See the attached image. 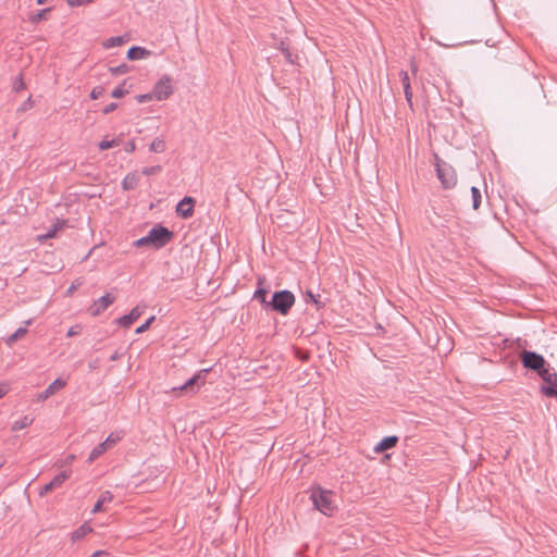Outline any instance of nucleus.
I'll return each instance as SVG.
<instances>
[{
    "instance_id": "f257e3e1",
    "label": "nucleus",
    "mask_w": 557,
    "mask_h": 557,
    "mask_svg": "<svg viewBox=\"0 0 557 557\" xmlns=\"http://www.w3.org/2000/svg\"><path fill=\"white\" fill-rule=\"evenodd\" d=\"M174 237V233L168 227L157 224L146 236L135 242L136 247L151 246L154 249H160L166 246Z\"/></svg>"
},
{
    "instance_id": "f03ea898",
    "label": "nucleus",
    "mask_w": 557,
    "mask_h": 557,
    "mask_svg": "<svg viewBox=\"0 0 557 557\" xmlns=\"http://www.w3.org/2000/svg\"><path fill=\"white\" fill-rule=\"evenodd\" d=\"M295 304V296L292 292L284 289L275 292L269 301V308L283 315H286Z\"/></svg>"
},
{
    "instance_id": "7ed1b4c3",
    "label": "nucleus",
    "mask_w": 557,
    "mask_h": 557,
    "mask_svg": "<svg viewBox=\"0 0 557 557\" xmlns=\"http://www.w3.org/2000/svg\"><path fill=\"white\" fill-rule=\"evenodd\" d=\"M333 496L334 495L331 491H325L319 487L312 491L310 498L312 499L314 508L326 516H331L335 509Z\"/></svg>"
},
{
    "instance_id": "20e7f679",
    "label": "nucleus",
    "mask_w": 557,
    "mask_h": 557,
    "mask_svg": "<svg viewBox=\"0 0 557 557\" xmlns=\"http://www.w3.org/2000/svg\"><path fill=\"white\" fill-rule=\"evenodd\" d=\"M520 361L523 368L534 371L537 374L549 366L542 355L531 350H522L520 352Z\"/></svg>"
},
{
    "instance_id": "39448f33",
    "label": "nucleus",
    "mask_w": 557,
    "mask_h": 557,
    "mask_svg": "<svg viewBox=\"0 0 557 557\" xmlns=\"http://www.w3.org/2000/svg\"><path fill=\"white\" fill-rule=\"evenodd\" d=\"M435 159L437 177L443 187L446 189L454 187L457 183V175L454 168L446 162H442L437 156H435Z\"/></svg>"
},
{
    "instance_id": "423d86ee",
    "label": "nucleus",
    "mask_w": 557,
    "mask_h": 557,
    "mask_svg": "<svg viewBox=\"0 0 557 557\" xmlns=\"http://www.w3.org/2000/svg\"><path fill=\"white\" fill-rule=\"evenodd\" d=\"M539 375L543 380L541 392L547 397H557V373L548 366Z\"/></svg>"
},
{
    "instance_id": "0eeeda50",
    "label": "nucleus",
    "mask_w": 557,
    "mask_h": 557,
    "mask_svg": "<svg viewBox=\"0 0 557 557\" xmlns=\"http://www.w3.org/2000/svg\"><path fill=\"white\" fill-rule=\"evenodd\" d=\"M153 96L157 100H165L173 94L171 78L168 75L162 76L153 86Z\"/></svg>"
},
{
    "instance_id": "6e6552de",
    "label": "nucleus",
    "mask_w": 557,
    "mask_h": 557,
    "mask_svg": "<svg viewBox=\"0 0 557 557\" xmlns=\"http://www.w3.org/2000/svg\"><path fill=\"white\" fill-rule=\"evenodd\" d=\"M209 369L200 370L197 374L190 377L184 385L180 386V391H184L186 393H195L201 384H205L206 374L209 372Z\"/></svg>"
},
{
    "instance_id": "1a4fd4ad",
    "label": "nucleus",
    "mask_w": 557,
    "mask_h": 557,
    "mask_svg": "<svg viewBox=\"0 0 557 557\" xmlns=\"http://www.w3.org/2000/svg\"><path fill=\"white\" fill-rule=\"evenodd\" d=\"M114 300V296L111 294H106L104 296L94 301L88 311L92 317H97L101 314L111 304H113Z\"/></svg>"
},
{
    "instance_id": "9d476101",
    "label": "nucleus",
    "mask_w": 557,
    "mask_h": 557,
    "mask_svg": "<svg viewBox=\"0 0 557 557\" xmlns=\"http://www.w3.org/2000/svg\"><path fill=\"white\" fill-rule=\"evenodd\" d=\"M195 199L193 197H184L176 206L177 215L183 219H188L194 214Z\"/></svg>"
},
{
    "instance_id": "9b49d317",
    "label": "nucleus",
    "mask_w": 557,
    "mask_h": 557,
    "mask_svg": "<svg viewBox=\"0 0 557 557\" xmlns=\"http://www.w3.org/2000/svg\"><path fill=\"white\" fill-rule=\"evenodd\" d=\"M66 385V382L62 379L54 380L42 393L37 396L38 401H45L58 391L62 389Z\"/></svg>"
},
{
    "instance_id": "f8f14e48",
    "label": "nucleus",
    "mask_w": 557,
    "mask_h": 557,
    "mask_svg": "<svg viewBox=\"0 0 557 557\" xmlns=\"http://www.w3.org/2000/svg\"><path fill=\"white\" fill-rule=\"evenodd\" d=\"M143 311L139 307H135L128 314H125L116 320V322L123 327H129L140 315Z\"/></svg>"
},
{
    "instance_id": "ddd939ff",
    "label": "nucleus",
    "mask_w": 557,
    "mask_h": 557,
    "mask_svg": "<svg viewBox=\"0 0 557 557\" xmlns=\"http://www.w3.org/2000/svg\"><path fill=\"white\" fill-rule=\"evenodd\" d=\"M398 443V437L395 435L384 437L375 447V453H383L395 447Z\"/></svg>"
},
{
    "instance_id": "4468645a",
    "label": "nucleus",
    "mask_w": 557,
    "mask_h": 557,
    "mask_svg": "<svg viewBox=\"0 0 557 557\" xmlns=\"http://www.w3.org/2000/svg\"><path fill=\"white\" fill-rule=\"evenodd\" d=\"M140 177L136 172L128 173L122 181V188L124 190H133L139 184Z\"/></svg>"
},
{
    "instance_id": "2eb2a0df",
    "label": "nucleus",
    "mask_w": 557,
    "mask_h": 557,
    "mask_svg": "<svg viewBox=\"0 0 557 557\" xmlns=\"http://www.w3.org/2000/svg\"><path fill=\"white\" fill-rule=\"evenodd\" d=\"M149 54H150V51L146 50L143 47H137V46L129 48L127 51V58L129 60H140Z\"/></svg>"
},
{
    "instance_id": "dca6fc26",
    "label": "nucleus",
    "mask_w": 557,
    "mask_h": 557,
    "mask_svg": "<svg viewBox=\"0 0 557 557\" xmlns=\"http://www.w3.org/2000/svg\"><path fill=\"white\" fill-rule=\"evenodd\" d=\"M71 473L72 471L71 470H65V471H62L61 473L57 474L49 483L50 485L52 486V488H58L60 487L70 476H71Z\"/></svg>"
},
{
    "instance_id": "f3484780",
    "label": "nucleus",
    "mask_w": 557,
    "mask_h": 557,
    "mask_svg": "<svg viewBox=\"0 0 557 557\" xmlns=\"http://www.w3.org/2000/svg\"><path fill=\"white\" fill-rule=\"evenodd\" d=\"M112 499H113V495L111 494V492H109V491L103 492V493L101 494L100 498H99V499L97 500V503L95 504V506H94V508H92L91 512L96 513V512L101 511V509H102V505H103L104 503H110V502H112Z\"/></svg>"
},
{
    "instance_id": "a211bd4d",
    "label": "nucleus",
    "mask_w": 557,
    "mask_h": 557,
    "mask_svg": "<svg viewBox=\"0 0 557 557\" xmlns=\"http://www.w3.org/2000/svg\"><path fill=\"white\" fill-rule=\"evenodd\" d=\"M259 287L253 294V298L259 300L265 308H269V301L267 300L268 290L261 287L262 280L258 281Z\"/></svg>"
},
{
    "instance_id": "6ab92c4d",
    "label": "nucleus",
    "mask_w": 557,
    "mask_h": 557,
    "mask_svg": "<svg viewBox=\"0 0 557 557\" xmlns=\"http://www.w3.org/2000/svg\"><path fill=\"white\" fill-rule=\"evenodd\" d=\"M92 531V529L87 524V523H84L83 525H81L77 530H75L72 534H71V540L73 542H76L78 540H82L83 537H85L88 533H90Z\"/></svg>"
},
{
    "instance_id": "aec40b11",
    "label": "nucleus",
    "mask_w": 557,
    "mask_h": 557,
    "mask_svg": "<svg viewBox=\"0 0 557 557\" xmlns=\"http://www.w3.org/2000/svg\"><path fill=\"white\" fill-rule=\"evenodd\" d=\"M109 448L107 445L102 442L98 444L90 453L88 457V462H94L96 459H98L103 453H106Z\"/></svg>"
},
{
    "instance_id": "412c9836",
    "label": "nucleus",
    "mask_w": 557,
    "mask_h": 557,
    "mask_svg": "<svg viewBox=\"0 0 557 557\" xmlns=\"http://www.w3.org/2000/svg\"><path fill=\"white\" fill-rule=\"evenodd\" d=\"M27 329L26 327H18L13 334H11L8 338H7V344L9 346H12L14 343H16L18 339H21L22 337H24L26 334H27Z\"/></svg>"
},
{
    "instance_id": "4be33fe9",
    "label": "nucleus",
    "mask_w": 557,
    "mask_h": 557,
    "mask_svg": "<svg viewBox=\"0 0 557 557\" xmlns=\"http://www.w3.org/2000/svg\"><path fill=\"white\" fill-rule=\"evenodd\" d=\"M150 151L156 153H161L166 149V145L164 139L157 137L152 140L149 147Z\"/></svg>"
},
{
    "instance_id": "5701e85b",
    "label": "nucleus",
    "mask_w": 557,
    "mask_h": 557,
    "mask_svg": "<svg viewBox=\"0 0 557 557\" xmlns=\"http://www.w3.org/2000/svg\"><path fill=\"white\" fill-rule=\"evenodd\" d=\"M33 422H34V418H32V417H29V416H24L21 420L15 421V422L12 424V431H18V430H22V429H24V428H27V426H29Z\"/></svg>"
},
{
    "instance_id": "b1692460",
    "label": "nucleus",
    "mask_w": 557,
    "mask_h": 557,
    "mask_svg": "<svg viewBox=\"0 0 557 557\" xmlns=\"http://www.w3.org/2000/svg\"><path fill=\"white\" fill-rule=\"evenodd\" d=\"M471 197H472V208L478 210L480 208L482 201V195L479 188L472 186L471 187Z\"/></svg>"
},
{
    "instance_id": "393cba45",
    "label": "nucleus",
    "mask_w": 557,
    "mask_h": 557,
    "mask_svg": "<svg viewBox=\"0 0 557 557\" xmlns=\"http://www.w3.org/2000/svg\"><path fill=\"white\" fill-rule=\"evenodd\" d=\"M125 85H126V81H124L120 86H117L116 88H114L112 90V94L111 96L113 98H122L124 97L125 95H127L129 92L128 89L125 88Z\"/></svg>"
},
{
    "instance_id": "a878e982",
    "label": "nucleus",
    "mask_w": 557,
    "mask_h": 557,
    "mask_svg": "<svg viewBox=\"0 0 557 557\" xmlns=\"http://www.w3.org/2000/svg\"><path fill=\"white\" fill-rule=\"evenodd\" d=\"M125 42V39L121 36L111 37L104 42L106 48H112L116 46H121Z\"/></svg>"
},
{
    "instance_id": "bb28decb",
    "label": "nucleus",
    "mask_w": 557,
    "mask_h": 557,
    "mask_svg": "<svg viewBox=\"0 0 557 557\" xmlns=\"http://www.w3.org/2000/svg\"><path fill=\"white\" fill-rule=\"evenodd\" d=\"M63 224H64V222H62L59 225H53L52 228H50L45 235H41L39 238L40 239H49V238L55 237L58 230L61 228Z\"/></svg>"
},
{
    "instance_id": "cd10ccee",
    "label": "nucleus",
    "mask_w": 557,
    "mask_h": 557,
    "mask_svg": "<svg viewBox=\"0 0 557 557\" xmlns=\"http://www.w3.org/2000/svg\"><path fill=\"white\" fill-rule=\"evenodd\" d=\"M109 71L111 72L112 75H121V74H125L128 71V66H127V64L124 63L119 66H112L109 69Z\"/></svg>"
},
{
    "instance_id": "c85d7f7f",
    "label": "nucleus",
    "mask_w": 557,
    "mask_h": 557,
    "mask_svg": "<svg viewBox=\"0 0 557 557\" xmlns=\"http://www.w3.org/2000/svg\"><path fill=\"white\" fill-rule=\"evenodd\" d=\"M119 145V141L116 139H112V140H101L99 143V149L100 150H107V149H110V148H113L115 146Z\"/></svg>"
},
{
    "instance_id": "c756f323",
    "label": "nucleus",
    "mask_w": 557,
    "mask_h": 557,
    "mask_svg": "<svg viewBox=\"0 0 557 557\" xmlns=\"http://www.w3.org/2000/svg\"><path fill=\"white\" fill-rule=\"evenodd\" d=\"M121 440V436L114 433H111L107 440L103 442L108 448H111L114 446L119 441Z\"/></svg>"
},
{
    "instance_id": "7c9ffc66",
    "label": "nucleus",
    "mask_w": 557,
    "mask_h": 557,
    "mask_svg": "<svg viewBox=\"0 0 557 557\" xmlns=\"http://www.w3.org/2000/svg\"><path fill=\"white\" fill-rule=\"evenodd\" d=\"M161 170H162L161 165H153V166L144 168L141 173L144 175L149 176V175L158 174Z\"/></svg>"
},
{
    "instance_id": "2f4dec72",
    "label": "nucleus",
    "mask_w": 557,
    "mask_h": 557,
    "mask_svg": "<svg viewBox=\"0 0 557 557\" xmlns=\"http://www.w3.org/2000/svg\"><path fill=\"white\" fill-rule=\"evenodd\" d=\"M154 319H156L154 315L150 317L144 324H141L140 326H138L136 329L135 333L141 334V333L146 332L150 327V325L154 321Z\"/></svg>"
},
{
    "instance_id": "473e14b6",
    "label": "nucleus",
    "mask_w": 557,
    "mask_h": 557,
    "mask_svg": "<svg viewBox=\"0 0 557 557\" xmlns=\"http://www.w3.org/2000/svg\"><path fill=\"white\" fill-rule=\"evenodd\" d=\"M399 76H400V81H401L404 90L407 89V87H411L408 72L400 71Z\"/></svg>"
},
{
    "instance_id": "72a5a7b5",
    "label": "nucleus",
    "mask_w": 557,
    "mask_h": 557,
    "mask_svg": "<svg viewBox=\"0 0 557 557\" xmlns=\"http://www.w3.org/2000/svg\"><path fill=\"white\" fill-rule=\"evenodd\" d=\"M153 98H154L153 92H149V94L138 95L136 97V100L138 103H145V102L152 100Z\"/></svg>"
},
{
    "instance_id": "f704fd0d",
    "label": "nucleus",
    "mask_w": 557,
    "mask_h": 557,
    "mask_svg": "<svg viewBox=\"0 0 557 557\" xmlns=\"http://www.w3.org/2000/svg\"><path fill=\"white\" fill-rule=\"evenodd\" d=\"M24 88H25V83H24V81H23L22 75H20V76L15 79V82H14V84H13V90H14V91H20V90H22V89H24Z\"/></svg>"
},
{
    "instance_id": "c9c22d12",
    "label": "nucleus",
    "mask_w": 557,
    "mask_h": 557,
    "mask_svg": "<svg viewBox=\"0 0 557 557\" xmlns=\"http://www.w3.org/2000/svg\"><path fill=\"white\" fill-rule=\"evenodd\" d=\"M104 92L103 87H95L90 92V98L96 100L99 99Z\"/></svg>"
},
{
    "instance_id": "e433bc0d",
    "label": "nucleus",
    "mask_w": 557,
    "mask_h": 557,
    "mask_svg": "<svg viewBox=\"0 0 557 557\" xmlns=\"http://www.w3.org/2000/svg\"><path fill=\"white\" fill-rule=\"evenodd\" d=\"M34 106V101L32 100V97H28L26 101L22 103V106L18 108V112H25L28 109H30Z\"/></svg>"
},
{
    "instance_id": "4c0bfd02",
    "label": "nucleus",
    "mask_w": 557,
    "mask_h": 557,
    "mask_svg": "<svg viewBox=\"0 0 557 557\" xmlns=\"http://www.w3.org/2000/svg\"><path fill=\"white\" fill-rule=\"evenodd\" d=\"M307 297L310 298V300L314 302L318 307L322 306V302L320 301V295H314L311 290H308Z\"/></svg>"
},
{
    "instance_id": "58836bf2",
    "label": "nucleus",
    "mask_w": 557,
    "mask_h": 557,
    "mask_svg": "<svg viewBox=\"0 0 557 557\" xmlns=\"http://www.w3.org/2000/svg\"><path fill=\"white\" fill-rule=\"evenodd\" d=\"M49 11V9H45V10H41L39 11L38 13H36L35 15L32 16V22L33 23H37L39 22L41 18L45 17L46 13Z\"/></svg>"
},
{
    "instance_id": "ea45409f",
    "label": "nucleus",
    "mask_w": 557,
    "mask_h": 557,
    "mask_svg": "<svg viewBox=\"0 0 557 557\" xmlns=\"http://www.w3.org/2000/svg\"><path fill=\"white\" fill-rule=\"evenodd\" d=\"M406 101L408 102L409 107L412 108V90L411 87H407V89L404 90Z\"/></svg>"
},
{
    "instance_id": "a19ab883",
    "label": "nucleus",
    "mask_w": 557,
    "mask_h": 557,
    "mask_svg": "<svg viewBox=\"0 0 557 557\" xmlns=\"http://www.w3.org/2000/svg\"><path fill=\"white\" fill-rule=\"evenodd\" d=\"M82 327L79 325L71 326L67 331V337L76 336L81 333Z\"/></svg>"
},
{
    "instance_id": "79ce46f5",
    "label": "nucleus",
    "mask_w": 557,
    "mask_h": 557,
    "mask_svg": "<svg viewBox=\"0 0 557 557\" xmlns=\"http://www.w3.org/2000/svg\"><path fill=\"white\" fill-rule=\"evenodd\" d=\"M51 491H53L52 486L50 485V483H47V484H45V485L41 487V490H40L39 494H40V496H44V495H46V494L50 493Z\"/></svg>"
},
{
    "instance_id": "37998d69",
    "label": "nucleus",
    "mask_w": 557,
    "mask_h": 557,
    "mask_svg": "<svg viewBox=\"0 0 557 557\" xmlns=\"http://www.w3.org/2000/svg\"><path fill=\"white\" fill-rule=\"evenodd\" d=\"M136 149V145H135V141L134 140H131L126 144L125 146V151L128 152V153H132L134 152Z\"/></svg>"
},
{
    "instance_id": "c03bdc74",
    "label": "nucleus",
    "mask_w": 557,
    "mask_h": 557,
    "mask_svg": "<svg viewBox=\"0 0 557 557\" xmlns=\"http://www.w3.org/2000/svg\"><path fill=\"white\" fill-rule=\"evenodd\" d=\"M70 7H79L85 4L84 0H66Z\"/></svg>"
},
{
    "instance_id": "a18cd8bd",
    "label": "nucleus",
    "mask_w": 557,
    "mask_h": 557,
    "mask_svg": "<svg viewBox=\"0 0 557 557\" xmlns=\"http://www.w3.org/2000/svg\"><path fill=\"white\" fill-rule=\"evenodd\" d=\"M116 107H117V104H116V103H114V102H112V103L108 104V106L103 109V113H104V114H108V113H110V112L114 111V110L116 109Z\"/></svg>"
},
{
    "instance_id": "49530a36",
    "label": "nucleus",
    "mask_w": 557,
    "mask_h": 557,
    "mask_svg": "<svg viewBox=\"0 0 557 557\" xmlns=\"http://www.w3.org/2000/svg\"><path fill=\"white\" fill-rule=\"evenodd\" d=\"M75 459V456L74 455H70L67 456L62 462H61V466H67V465H71Z\"/></svg>"
},
{
    "instance_id": "de8ad7c7",
    "label": "nucleus",
    "mask_w": 557,
    "mask_h": 557,
    "mask_svg": "<svg viewBox=\"0 0 557 557\" xmlns=\"http://www.w3.org/2000/svg\"><path fill=\"white\" fill-rule=\"evenodd\" d=\"M8 393L7 385L0 384V399Z\"/></svg>"
},
{
    "instance_id": "09e8293b",
    "label": "nucleus",
    "mask_w": 557,
    "mask_h": 557,
    "mask_svg": "<svg viewBox=\"0 0 557 557\" xmlns=\"http://www.w3.org/2000/svg\"><path fill=\"white\" fill-rule=\"evenodd\" d=\"M283 53L285 54L286 59L288 62L293 63V60H292V53L288 51V49H282Z\"/></svg>"
},
{
    "instance_id": "8fccbe9b",
    "label": "nucleus",
    "mask_w": 557,
    "mask_h": 557,
    "mask_svg": "<svg viewBox=\"0 0 557 557\" xmlns=\"http://www.w3.org/2000/svg\"><path fill=\"white\" fill-rule=\"evenodd\" d=\"M100 556H104L107 557L108 556V553H106L104 550H97L92 554L91 557H100Z\"/></svg>"
},
{
    "instance_id": "3c124183",
    "label": "nucleus",
    "mask_w": 557,
    "mask_h": 557,
    "mask_svg": "<svg viewBox=\"0 0 557 557\" xmlns=\"http://www.w3.org/2000/svg\"><path fill=\"white\" fill-rule=\"evenodd\" d=\"M120 358L119 354L117 352H114L111 357H110V360L111 361H115Z\"/></svg>"
},
{
    "instance_id": "603ef678",
    "label": "nucleus",
    "mask_w": 557,
    "mask_h": 557,
    "mask_svg": "<svg viewBox=\"0 0 557 557\" xmlns=\"http://www.w3.org/2000/svg\"><path fill=\"white\" fill-rule=\"evenodd\" d=\"M75 288H76V286L74 284H72V286L67 289V294H72Z\"/></svg>"
},
{
    "instance_id": "864d4df0",
    "label": "nucleus",
    "mask_w": 557,
    "mask_h": 557,
    "mask_svg": "<svg viewBox=\"0 0 557 557\" xmlns=\"http://www.w3.org/2000/svg\"><path fill=\"white\" fill-rule=\"evenodd\" d=\"M4 465V459L2 457H0V469L3 467Z\"/></svg>"
},
{
    "instance_id": "5fc2aeb1",
    "label": "nucleus",
    "mask_w": 557,
    "mask_h": 557,
    "mask_svg": "<svg viewBox=\"0 0 557 557\" xmlns=\"http://www.w3.org/2000/svg\"><path fill=\"white\" fill-rule=\"evenodd\" d=\"M32 322H33L32 319H29V320H26L24 323H25V325H30Z\"/></svg>"
},
{
    "instance_id": "6e6d98bb",
    "label": "nucleus",
    "mask_w": 557,
    "mask_h": 557,
    "mask_svg": "<svg viewBox=\"0 0 557 557\" xmlns=\"http://www.w3.org/2000/svg\"><path fill=\"white\" fill-rule=\"evenodd\" d=\"M46 1H47V0H37V3H38V4H44V3H46Z\"/></svg>"
},
{
    "instance_id": "4d7b16f0",
    "label": "nucleus",
    "mask_w": 557,
    "mask_h": 557,
    "mask_svg": "<svg viewBox=\"0 0 557 557\" xmlns=\"http://www.w3.org/2000/svg\"><path fill=\"white\" fill-rule=\"evenodd\" d=\"M92 1H94V0H84L85 4H86V3H90V2H92Z\"/></svg>"
}]
</instances>
